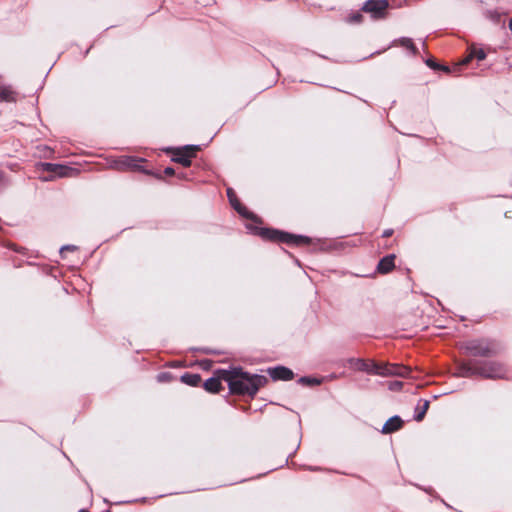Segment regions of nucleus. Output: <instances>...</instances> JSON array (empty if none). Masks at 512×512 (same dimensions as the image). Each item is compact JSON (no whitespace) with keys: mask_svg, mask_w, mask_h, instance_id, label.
Masks as SVG:
<instances>
[{"mask_svg":"<svg viewBox=\"0 0 512 512\" xmlns=\"http://www.w3.org/2000/svg\"><path fill=\"white\" fill-rule=\"evenodd\" d=\"M350 367L357 371H363L368 374L380 376H409L411 369L401 364L377 363L373 360H365L361 358L349 359Z\"/></svg>","mask_w":512,"mask_h":512,"instance_id":"obj_2","label":"nucleus"},{"mask_svg":"<svg viewBox=\"0 0 512 512\" xmlns=\"http://www.w3.org/2000/svg\"><path fill=\"white\" fill-rule=\"evenodd\" d=\"M403 426V420L399 416L389 418L382 427V433L390 434L398 431Z\"/></svg>","mask_w":512,"mask_h":512,"instance_id":"obj_15","label":"nucleus"},{"mask_svg":"<svg viewBox=\"0 0 512 512\" xmlns=\"http://www.w3.org/2000/svg\"><path fill=\"white\" fill-rule=\"evenodd\" d=\"M363 19L362 14L360 13H354L350 16V22L352 23H360Z\"/></svg>","mask_w":512,"mask_h":512,"instance_id":"obj_22","label":"nucleus"},{"mask_svg":"<svg viewBox=\"0 0 512 512\" xmlns=\"http://www.w3.org/2000/svg\"><path fill=\"white\" fill-rule=\"evenodd\" d=\"M478 374L486 379H503L506 377L507 369L498 361H478Z\"/></svg>","mask_w":512,"mask_h":512,"instance_id":"obj_5","label":"nucleus"},{"mask_svg":"<svg viewBox=\"0 0 512 512\" xmlns=\"http://www.w3.org/2000/svg\"><path fill=\"white\" fill-rule=\"evenodd\" d=\"M476 58L478 61H482L486 58V53L483 49L476 48L475 46H471L468 49V54L466 57L461 61V65L468 64L472 59Z\"/></svg>","mask_w":512,"mask_h":512,"instance_id":"obj_16","label":"nucleus"},{"mask_svg":"<svg viewBox=\"0 0 512 512\" xmlns=\"http://www.w3.org/2000/svg\"><path fill=\"white\" fill-rule=\"evenodd\" d=\"M301 383L303 384H308V385H316V384H320V381L315 379V378H310V377H302L300 378L299 380Z\"/></svg>","mask_w":512,"mask_h":512,"instance_id":"obj_21","label":"nucleus"},{"mask_svg":"<svg viewBox=\"0 0 512 512\" xmlns=\"http://www.w3.org/2000/svg\"><path fill=\"white\" fill-rule=\"evenodd\" d=\"M0 100L7 102L15 101L16 93L10 87L0 86Z\"/></svg>","mask_w":512,"mask_h":512,"instance_id":"obj_18","label":"nucleus"},{"mask_svg":"<svg viewBox=\"0 0 512 512\" xmlns=\"http://www.w3.org/2000/svg\"><path fill=\"white\" fill-rule=\"evenodd\" d=\"M392 234H393V230H392V229H387V230H385V231L383 232V235H382V236H383L384 238H388V237L392 236Z\"/></svg>","mask_w":512,"mask_h":512,"instance_id":"obj_27","label":"nucleus"},{"mask_svg":"<svg viewBox=\"0 0 512 512\" xmlns=\"http://www.w3.org/2000/svg\"><path fill=\"white\" fill-rule=\"evenodd\" d=\"M199 151L200 146L198 145H186L180 148H172L168 150V152L172 154L171 160L184 167L191 166L192 159L196 157Z\"/></svg>","mask_w":512,"mask_h":512,"instance_id":"obj_6","label":"nucleus"},{"mask_svg":"<svg viewBox=\"0 0 512 512\" xmlns=\"http://www.w3.org/2000/svg\"><path fill=\"white\" fill-rule=\"evenodd\" d=\"M78 512H90V511H88V510H86V509H81V510H79Z\"/></svg>","mask_w":512,"mask_h":512,"instance_id":"obj_30","label":"nucleus"},{"mask_svg":"<svg viewBox=\"0 0 512 512\" xmlns=\"http://www.w3.org/2000/svg\"><path fill=\"white\" fill-rule=\"evenodd\" d=\"M402 386H403V383H402V382H400V381H395V382H392V383L390 384V389H391V390H399V389H401V388H402Z\"/></svg>","mask_w":512,"mask_h":512,"instance_id":"obj_24","label":"nucleus"},{"mask_svg":"<svg viewBox=\"0 0 512 512\" xmlns=\"http://www.w3.org/2000/svg\"><path fill=\"white\" fill-rule=\"evenodd\" d=\"M456 374L461 377H474L479 376L478 374V361L475 360H467L462 361L457 365Z\"/></svg>","mask_w":512,"mask_h":512,"instance_id":"obj_10","label":"nucleus"},{"mask_svg":"<svg viewBox=\"0 0 512 512\" xmlns=\"http://www.w3.org/2000/svg\"><path fill=\"white\" fill-rule=\"evenodd\" d=\"M399 43L402 47L410 50L414 55L418 54V49L411 38H401Z\"/></svg>","mask_w":512,"mask_h":512,"instance_id":"obj_20","label":"nucleus"},{"mask_svg":"<svg viewBox=\"0 0 512 512\" xmlns=\"http://www.w3.org/2000/svg\"><path fill=\"white\" fill-rule=\"evenodd\" d=\"M267 372L274 381H289L294 378L293 371L285 366L269 368Z\"/></svg>","mask_w":512,"mask_h":512,"instance_id":"obj_11","label":"nucleus"},{"mask_svg":"<svg viewBox=\"0 0 512 512\" xmlns=\"http://www.w3.org/2000/svg\"><path fill=\"white\" fill-rule=\"evenodd\" d=\"M227 197L229 199L232 207L243 217L247 219H253L255 222L258 221V218L250 212L246 206H244L236 196L235 191L232 188L227 189Z\"/></svg>","mask_w":512,"mask_h":512,"instance_id":"obj_9","label":"nucleus"},{"mask_svg":"<svg viewBox=\"0 0 512 512\" xmlns=\"http://www.w3.org/2000/svg\"><path fill=\"white\" fill-rule=\"evenodd\" d=\"M395 258L394 254L383 257L377 265V272L380 274L390 273L395 268Z\"/></svg>","mask_w":512,"mask_h":512,"instance_id":"obj_14","label":"nucleus"},{"mask_svg":"<svg viewBox=\"0 0 512 512\" xmlns=\"http://www.w3.org/2000/svg\"><path fill=\"white\" fill-rule=\"evenodd\" d=\"M164 174H165L166 176H173V175H175L176 173H175V170H174L172 167H167V168H165V170H164Z\"/></svg>","mask_w":512,"mask_h":512,"instance_id":"obj_25","label":"nucleus"},{"mask_svg":"<svg viewBox=\"0 0 512 512\" xmlns=\"http://www.w3.org/2000/svg\"><path fill=\"white\" fill-rule=\"evenodd\" d=\"M75 249V246L67 245L61 248L60 253L63 254L65 251H74Z\"/></svg>","mask_w":512,"mask_h":512,"instance_id":"obj_26","label":"nucleus"},{"mask_svg":"<svg viewBox=\"0 0 512 512\" xmlns=\"http://www.w3.org/2000/svg\"><path fill=\"white\" fill-rule=\"evenodd\" d=\"M389 3L387 0H367L362 11L369 13L374 19H383L387 16Z\"/></svg>","mask_w":512,"mask_h":512,"instance_id":"obj_7","label":"nucleus"},{"mask_svg":"<svg viewBox=\"0 0 512 512\" xmlns=\"http://www.w3.org/2000/svg\"><path fill=\"white\" fill-rule=\"evenodd\" d=\"M464 353L471 357H494L499 353V346L495 340L480 338L466 341L462 344Z\"/></svg>","mask_w":512,"mask_h":512,"instance_id":"obj_4","label":"nucleus"},{"mask_svg":"<svg viewBox=\"0 0 512 512\" xmlns=\"http://www.w3.org/2000/svg\"><path fill=\"white\" fill-rule=\"evenodd\" d=\"M220 377L227 382L230 393L239 396L254 398L259 389L268 383L267 377L258 374H250L240 367L221 369Z\"/></svg>","mask_w":512,"mask_h":512,"instance_id":"obj_1","label":"nucleus"},{"mask_svg":"<svg viewBox=\"0 0 512 512\" xmlns=\"http://www.w3.org/2000/svg\"><path fill=\"white\" fill-rule=\"evenodd\" d=\"M429 405H430V402L428 400H424L422 401V404H419L417 405L415 411H416V415H415V420L420 422L424 419L425 417V414L429 408Z\"/></svg>","mask_w":512,"mask_h":512,"instance_id":"obj_19","label":"nucleus"},{"mask_svg":"<svg viewBox=\"0 0 512 512\" xmlns=\"http://www.w3.org/2000/svg\"><path fill=\"white\" fill-rule=\"evenodd\" d=\"M181 381L189 386H199L202 379L199 374L186 372L181 376Z\"/></svg>","mask_w":512,"mask_h":512,"instance_id":"obj_17","label":"nucleus"},{"mask_svg":"<svg viewBox=\"0 0 512 512\" xmlns=\"http://www.w3.org/2000/svg\"><path fill=\"white\" fill-rule=\"evenodd\" d=\"M427 66H429L433 70L440 69V64H438L434 59H428L426 61Z\"/></svg>","mask_w":512,"mask_h":512,"instance_id":"obj_23","label":"nucleus"},{"mask_svg":"<svg viewBox=\"0 0 512 512\" xmlns=\"http://www.w3.org/2000/svg\"><path fill=\"white\" fill-rule=\"evenodd\" d=\"M220 370L221 369L215 372L214 377H211L204 382L203 387L207 392L218 393L223 390V386L221 384L223 378L220 377Z\"/></svg>","mask_w":512,"mask_h":512,"instance_id":"obj_12","label":"nucleus"},{"mask_svg":"<svg viewBox=\"0 0 512 512\" xmlns=\"http://www.w3.org/2000/svg\"><path fill=\"white\" fill-rule=\"evenodd\" d=\"M439 71H444L446 73H450L451 72V68L449 66H445V65H440V69H438Z\"/></svg>","mask_w":512,"mask_h":512,"instance_id":"obj_28","label":"nucleus"},{"mask_svg":"<svg viewBox=\"0 0 512 512\" xmlns=\"http://www.w3.org/2000/svg\"><path fill=\"white\" fill-rule=\"evenodd\" d=\"M177 176H178L179 178H184L183 173H178V174H177Z\"/></svg>","mask_w":512,"mask_h":512,"instance_id":"obj_29","label":"nucleus"},{"mask_svg":"<svg viewBox=\"0 0 512 512\" xmlns=\"http://www.w3.org/2000/svg\"><path fill=\"white\" fill-rule=\"evenodd\" d=\"M250 229L255 235L264 240L275 243H285L291 246H306L311 244V239L307 236L295 235L281 230L265 227L251 226Z\"/></svg>","mask_w":512,"mask_h":512,"instance_id":"obj_3","label":"nucleus"},{"mask_svg":"<svg viewBox=\"0 0 512 512\" xmlns=\"http://www.w3.org/2000/svg\"><path fill=\"white\" fill-rule=\"evenodd\" d=\"M147 163V160L143 158H134L129 156L121 157L118 161V165L120 169H130L133 171H142L146 174H150L149 171L144 169V164Z\"/></svg>","mask_w":512,"mask_h":512,"instance_id":"obj_8","label":"nucleus"},{"mask_svg":"<svg viewBox=\"0 0 512 512\" xmlns=\"http://www.w3.org/2000/svg\"><path fill=\"white\" fill-rule=\"evenodd\" d=\"M42 167L45 171L54 173L59 177L69 176L70 172L72 171V168L68 166L54 163H43Z\"/></svg>","mask_w":512,"mask_h":512,"instance_id":"obj_13","label":"nucleus"}]
</instances>
